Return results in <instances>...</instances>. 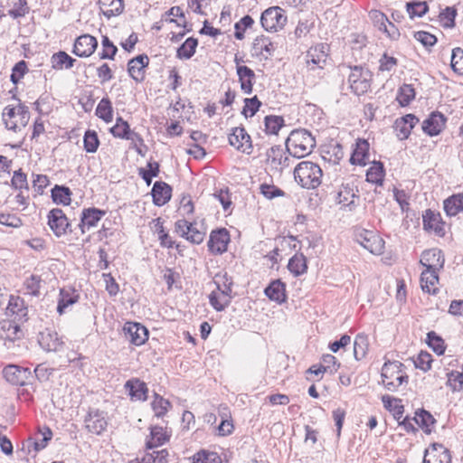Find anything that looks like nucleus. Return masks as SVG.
<instances>
[{
	"label": "nucleus",
	"instance_id": "47",
	"mask_svg": "<svg viewBox=\"0 0 463 463\" xmlns=\"http://www.w3.org/2000/svg\"><path fill=\"white\" fill-rule=\"evenodd\" d=\"M415 98V90L410 84H403L400 87L397 94V100L402 107L408 106Z\"/></svg>",
	"mask_w": 463,
	"mask_h": 463
},
{
	"label": "nucleus",
	"instance_id": "49",
	"mask_svg": "<svg viewBox=\"0 0 463 463\" xmlns=\"http://www.w3.org/2000/svg\"><path fill=\"white\" fill-rule=\"evenodd\" d=\"M253 47L261 54L266 53L267 55H272L276 49L271 41L264 35L258 36L254 40Z\"/></svg>",
	"mask_w": 463,
	"mask_h": 463
},
{
	"label": "nucleus",
	"instance_id": "59",
	"mask_svg": "<svg viewBox=\"0 0 463 463\" xmlns=\"http://www.w3.org/2000/svg\"><path fill=\"white\" fill-rule=\"evenodd\" d=\"M457 15V10L454 7L448 6L440 14L439 18L442 25L447 28H452L455 26V18Z\"/></svg>",
	"mask_w": 463,
	"mask_h": 463
},
{
	"label": "nucleus",
	"instance_id": "31",
	"mask_svg": "<svg viewBox=\"0 0 463 463\" xmlns=\"http://www.w3.org/2000/svg\"><path fill=\"white\" fill-rule=\"evenodd\" d=\"M372 17L377 24H379V30L385 33L389 37L395 38L399 35L397 28L388 20L384 14L375 11L373 13Z\"/></svg>",
	"mask_w": 463,
	"mask_h": 463
},
{
	"label": "nucleus",
	"instance_id": "46",
	"mask_svg": "<svg viewBox=\"0 0 463 463\" xmlns=\"http://www.w3.org/2000/svg\"><path fill=\"white\" fill-rule=\"evenodd\" d=\"M78 301V296L66 289H61L57 311L60 315L65 312V308Z\"/></svg>",
	"mask_w": 463,
	"mask_h": 463
},
{
	"label": "nucleus",
	"instance_id": "63",
	"mask_svg": "<svg viewBox=\"0 0 463 463\" xmlns=\"http://www.w3.org/2000/svg\"><path fill=\"white\" fill-rule=\"evenodd\" d=\"M217 280L215 281L217 285V288L219 291L223 292L225 295H232V285L233 281L231 277H229L226 273L222 276H217Z\"/></svg>",
	"mask_w": 463,
	"mask_h": 463
},
{
	"label": "nucleus",
	"instance_id": "14",
	"mask_svg": "<svg viewBox=\"0 0 463 463\" xmlns=\"http://www.w3.org/2000/svg\"><path fill=\"white\" fill-rule=\"evenodd\" d=\"M149 58L146 54H140L128 63V71L129 76L136 82H142L145 80L146 68L148 66Z\"/></svg>",
	"mask_w": 463,
	"mask_h": 463
},
{
	"label": "nucleus",
	"instance_id": "62",
	"mask_svg": "<svg viewBox=\"0 0 463 463\" xmlns=\"http://www.w3.org/2000/svg\"><path fill=\"white\" fill-rule=\"evenodd\" d=\"M447 384L453 392L459 391L463 387V373L458 371H451L447 373Z\"/></svg>",
	"mask_w": 463,
	"mask_h": 463
},
{
	"label": "nucleus",
	"instance_id": "23",
	"mask_svg": "<svg viewBox=\"0 0 463 463\" xmlns=\"http://www.w3.org/2000/svg\"><path fill=\"white\" fill-rule=\"evenodd\" d=\"M237 74L241 83V89L245 94L252 92L253 80L255 79L254 71L245 65L237 66Z\"/></svg>",
	"mask_w": 463,
	"mask_h": 463
},
{
	"label": "nucleus",
	"instance_id": "64",
	"mask_svg": "<svg viewBox=\"0 0 463 463\" xmlns=\"http://www.w3.org/2000/svg\"><path fill=\"white\" fill-rule=\"evenodd\" d=\"M194 463H222L221 458L215 452H198L194 457Z\"/></svg>",
	"mask_w": 463,
	"mask_h": 463
},
{
	"label": "nucleus",
	"instance_id": "42",
	"mask_svg": "<svg viewBox=\"0 0 463 463\" xmlns=\"http://www.w3.org/2000/svg\"><path fill=\"white\" fill-rule=\"evenodd\" d=\"M96 115L104 120L106 123H109L113 119V108L111 101L109 98H103L96 108Z\"/></svg>",
	"mask_w": 463,
	"mask_h": 463
},
{
	"label": "nucleus",
	"instance_id": "37",
	"mask_svg": "<svg viewBox=\"0 0 463 463\" xmlns=\"http://www.w3.org/2000/svg\"><path fill=\"white\" fill-rule=\"evenodd\" d=\"M288 269L296 277L304 274L307 269L306 257L302 253L295 254L289 259Z\"/></svg>",
	"mask_w": 463,
	"mask_h": 463
},
{
	"label": "nucleus",
	"instance_id": "43",
	"mask_svg": "<svg viewBox=\"0 0 463 463\" xmlns=\"http://www.w3.org/2000/svg\"><path fill=\"white\" fill-rule=\"evenodd\" d=\"M133 130L130 129L129 124L121 117L116 119V124L110 128L113 137L126 139L129 137Z\"/></svg>",
	"mask_w": 463,
	"mask_h": 463
},
{
	"label": "nucleus",
	"instance_id": "57",
	"mask_svg": "<svg viewBox=\"0 0 463 463\" xmlns=\"http://www.w3.org/2000/svg\"><path fill=\"white\" fill-rule=\"evenodd\" d=\"M413 420L421 428H426L427 432H430L429 427L435 422L433 416L427 411L421 410L420 412H416Z\"/></svg>",
	"mask_w": 463,
	"mask_h": 463
},
{
	"label": "nucleus",
	"instance_id": "13",
	"mask_svg": "<svg viewBox=\"0 0 463 463\" xmlns=\"http://www.w3.org/2000/svg\"><path fill=\"white\" fill-rule=\"evenodd\" d=\"M447 118L439 112H432L423 122L421 128L425 134L430 137L439 135L445 128Z\"/></svg>",
	"mask_w": 463,
	"mask_h": 463
},
{
	"label": "nucleus",
	"instance_id": "45",
	"mask_svg": "<svg viewBox=\"0 0 463 463\" xmlns=\"http://www.w3.org/2000/svg\"><path fill=\"white\" fill-rule=\"evenodd\" d=\"M384 176L383 165L381 162H374L366 172V180L370 183L382 184Z\"/></svg>",
	"mask_w": 463,
	"mask_h": 463
},
{
	"label": "nucleus",
	"instance_id": "27",
	"mask_svg": "<svg viewBox=\"0 0 463 463\" xmlns=\"http://www.w3.org/2000/svg\"><path fill=\"white\" fill-rule=\"evenodd\" d=\"M423 228L427 231H433L435 234L442 236L444 234L443 224L440 222L439 214L427 210L422 216Z\"/></svg>",
	"mask_w": 463,
	"mask_h": 463
},
{
	"label": "nucleus",
	"instance_id": "25",
	"mask_svg": "<svg viewBox=\"0 0 463 463\" xmlns=\"http://www.w3.org/2000/svg\"><path fill=\"white\" fill-rule=\"evenodd\" d=\"M326 46L320 44L315 47H311L307 54V62L308 65L313 64L318 68H323L326 61ZM315 67H312L314 69Z\"/></svg>",
	"mask_w": 463,
	"mask_h": 463
},
{
	"label": "nucleus",
	"instance_id": "40",
	"mask_svg": "<svg viewBox=\"0 0 463 463\" xmlns=\"http://www.w3.org/2000/svg\"><path fill=\"white\" fill-rule=\"evenodd\" d=\"M71 191L69 187L56 184L52 189V198L55 203L69 205L71 203Z\"/></svg>",
	"mask_w": 463,
	"mask_h": 463
},
{
	"label": "nucleus",
	"instance_id": "52",
	"mask_svg": "<svg viewBox=\"0 0 463 463\" xmlns=\"http://www.w3.org/2000/svg\"><path fill=\"white\" fill-rule=\"evenodd\" d=\"M101 44L102 52L99 53V58L113 60L118 52L117 46L113 44L108 36L102 37Z\"/></svg>",
	"mask_w": 463,
	"mask_h": 463
},
{
	"label": "nucleus",
	"instance_id": "41",
	"mask_svg": "<svg viewBox=\"0 0 463 463\" xmlns=\"http://www.w3.org/2000/svg\"><path fill=\"white\" fill-rule=\"evenodd\" d=\"M75 59L71 58L65 52H59L52 56V67L54 70L71 69L74 64Z\"/></svg>",
	"mask_w": 463,
	"mask_h": 463
},
{
	"label": "nucleus",
	"instance_id": "12",
	"mask_svg": "<svg viewBox=\"0 0 463 463\" xmlns=\"http://www.w3.org/2000/svg\"><path fill=\"white\" fill-rule=\"evenodd\" d=\"M84 422L86 429L97 435H100L108 426L105 412L99 410L90 411L86 416Z\"/></svg>",
	"mask_w": 463,
	"mask_h": 463
},
{
	"label": "nucleus",
	"instance_id": "50",
	"mask_svg": "<svg viewBox=\"0 0 463 463\" xmlns=\"http://www.w3.org/2000/svg\"><path fill=\"white\" fill-rule=\"evenodd\" d=\"M84 149L88 153H95L99 146L98 134L95 130H87L83 137Z\"/></svg>",
	"mask_w": 463,
	"mask_h": 463
},
{
	"label": "nucleus",
	"instance_id": "16",
	"mask_svg": "<svg viewBox=\"0 0 463 463\" xmlns=\"http://www.w3.org/2000/svg\"><path fill=\"white\" fill-rule=\"evenodd\" d=\"M267 161L280 172L290 164V158L280 146H273L267 151Z\"/></svg>",
	"mask_w": 463,
	"mask_h": 463
},
{
	"label": "nucleus",
	"instance_id": "54",
	"mask_svg": "<svg viewBox=\"0 0 463 463\" xmlns=\"http://www.w3.org/2000/svg\"><path fill=\"white\" fill-rule=\"evenodd\" d=\"M406 6L411 18L421 17L429 10L426 2H410L407 3Z\"/></svg>",
	"mask_w": 463,
	"mask_h": 463
},
{
	"label": "nucleus",
	"instance_id": "24",
	"mask_svg": "<svg viewBox=\"0 0 463 463\" xmlns=\"http://www.w3.org/2000/svg\"><path fill=\"white\" fill-rule=\"evenodd\" d=\"M39 344L47 352H57L62 345L56 332L45 331L40 334Z\"/></svg>",
	"mask_w": 463,
	"mask_h": 463
},
{
	"label": "nucleus",
	"instance_id": "10",
	"mask_svg": "<svg viewBox=\"0 0 463 463\" xmlns=\"http://www.w3.org/2000/svg\"><path fill=\"white\" fill-rule=\"evenodd\" d=\"M123 331L127 339L137 346L145 344L148 339V330L139 323L127 322Z\"/></svg>",
	"mask_w": 463,
	"mask_h": 463
},
{
	"label": "nucleus",
	"instance_id": "1",
	"mask_svg": "<svg viewBox=\"0 0 463 463\" xmlns=\"http://www.w3.org/2000/svg\"><path fill=\"white\" fill-rule=\"evenodd\" d=\"M285 146L289 156L302 158L311 154L316 146V139L307 129H294L286 139Z\"/></svg>",
	"mask_w": 463,
	"mask_h": 463
},
{
	"label": "nucleus",
	"instance_id": "48",
	"mask_svg": "<svg viewBox=\"0 0 463 463\" xmlns=\"http://www.w3.org/2000/svg\"><path fill=\"white\" fill-rule=\"evenodd\" d=\"M426 342L437 354L440 355L444 354L446 349L444 340L434 331H430L427 334Z\"/></svg>",
	"mask_w": 463,
	"mask_h": 463
},
{
	"label": "nucleus",
	"instance_id": "3",
	"mask_svg": "<svg viewBox=\"0 0 463 463\" xmlns=\"http://www.w3.org/2000/svg\"><path fill=\"white\" fill-rule=\"evenodd\" d=\"M403 364L398 361L386 362L382 367V383L390 392H397L403 383H408V376L402 372Z\"/></svg>",
	"mask_w": 463,
	"mask_h": 463
},
{
	"label": "nucleus",
	"instance_id": "28",
	"mask_svg": "<svg viewBox=\"0 0 463 463\" xmlns=\"http://www.w3.org/2000/svg\"><path fill=\"white\" fill-rule=\"evenodd\" d=\"M98 4L101 13L108 19L119 15L124 10L123 0H99Z\"/></svg>",
	"mask_w": 463,
	"mask_h": 463
},
{
	"label": "nucleus",
	"instance_id": "39",
	"mask_svg": "<svg viewBox=\"0 0 463 463\" xmlns=\"http://www.w3.org/2000/svg\"><path fill=\"white\" fill-rule=\"evenodd\" d=\"M7 309L11 314L16 315L19 318L27 316V307H25L24 300L19 296H10Z\"/></svg>",
	"mask_w": 463,
	"mask_h": 463
},
{
	"label": "nucleus",
	"instance_id": "35",
	"mask_svg": "<svg viewBox=\"0 0 463 463\" xmlns=\"http://www.w3.org/2000/svg\"><path fill=\"white\" fill-rule=\"evenodd\" d=\"M439 450L434 448L433 451H426L423 463H451V458L448 449L439 445Z\"/></svg>",
	"mask_w": 463,
	"mask_h": 463
},
{
	"label": "nucleus",
	"instance_id": "55",
	"mask_svg": "<svg viewBox=\"0 0 463 463\" xmlns=\"http://www.w3.org/2000/svg\"><path fill=\"white\" fill-rule=\"evenodd\" d=\"M260 106L261 102L259 100L257 96H254L253 98L250 99H245L244 107L242 109L241 113L245 118L253 117L257 113Z\"/></svg>",
	"mask_w": 463,
	"mask_h": 463
},
{
	"label": "nucleus",
	"instance_id": "11",
	"mask_svg": "<svg viewBox=\"0 0 463 463\" xmlns=\"http://www.w3.org/2000/svg\"><path fill=\"white\" fill-rule=\"evenodd\" d=\"M3 374L10 383L23 386L31 376V371L28 368L9 364L4 368Z\"/></svg>",
	"mask_w": 463,
	"mask_h": 463
},
{
	"label": "nucleus",
	"instance_id": "20",
	"mask_svg": "<svg viewBox=\"0 0 463 463\" xmlns=\"http://www.w3.org/2000/svg\"><path fill=\"white\" fill-rule=\"evenodd\" d=\"M444 258L442 252L438 249H430L422 253L420 263L426 267V269L439 270L443 268Z\"/></svg>",
	"mask_w": 463,
	"mask_h": 463
},
{
	"label": "nucleus",
	"instance_id": "58",
	"mask_svg": "<svg viewBox=\"0 0 463 463\" xmlns=\"http://www.w3.org/2000/svg\"><path fill=\"white\" fill-rule=\"evenodd\" d=\"M28 71L27 63L25 61L22 60L14 64L12 69V73L10 76V80L14 84H17L21 79L24 78L25 73Z\"/></svg>",
	"mask_w": 463,
	"mask_h": 463
},
{
	"label": "nucleus",
	"instance_id": "22",
	"mask_svg": "<svg viewBox=\"0 0 463 463\" xmlns=\"http://www.w3.org/2000/svg\"><path fill=\"white\" fill-rule=\"evenodd\" d=\"M265 295L272 301L281 304L286 301V285L279 279L273 280L265 288Z\"/></svg>",
	"mask_w": 463,
	"mask_h": 463
},
{
	"label": "nucleus",
	"instance_id": "9",
	"mask_svg": "<svg viewBox=\"0 0 463 463\" xmlns=\"http://www.w3.org/2000/svg\"><path fill=\"white\" fill-rule=\"evenodd\" d=\"M47 218L50 229L57 237H61L67 232L70 222L61 209L54 208L51 210Z\"/></svg>",
	"mask_w": 463,
	"mask_h": 463
},
{
	"label": "nucleus",
	"instance_id": "30",
	"mask_svg": "<svg viewBox=\"0 0 463 463\" xmlns=\"http://www.w3.org/2000/svg\"><path fill=\"white\" fill-rule=\"evenodd\" d=\"M443 209L448 216H456L463 212V193L452 194L443 202Z\"/></svg>",
	"mask_w": 463,
	"mask_h": 463
},
{
	"label": "nucleus",
	"instance_id": "2",
	"mask_svg": "<svg viewBox=\"0 0 463 463\" xmlns=\"http://www.w3.org/2000/svg\"><path fill=\"white\" fill-rule=\"evenodd\" d=\"M323 170L312 161H302L294 169V178L303 188L315 189L322 183Z\"/></svg>",
	"mask_w": 463,
	"mask_h": 463
},
{
	"label": "nucleus",
	"instance_id": "44",
	"mask_svg": "<svg viewBox=\"0 0 463 463\" xmlns=\"http://www.w3.org/2000/svg\"><path fill=\"white\" fill-rule=\"evenodd\" d=\"M265 131L269 135H278L279 129L284 127V118L280 116L269 115L264 118Z\"/></svg>",
	"mask_w": 463,
	"mask_h": 463
},
{
	"label": "nucleus",
	"instance_id": "17",
	"mask_svg": "<svg viewBox=\"0 0 463 463\" xmlns=\"http://www.w3.org/2000/svg\"><path fill=\"white\" fill-rule=\"evenodd\" d=\"M419 122V118L413 114H407L397 118L394 123L397 137L401 139H406L411 134V129Z\"/></svg>",
	"mask_w": 463,
	"mask_h": 463
},
{
	"label": "nucleus",
	"instance_id": "33",
	"mask_svg": "<svg viewBox=\"0 0 463 463\" xmlns=\"http://www.w3.org/2000/svg\"><path fill=\"white\" fill-rule=\"evenodd\" d=\"M232 295L224 294L218 289L209 295L210 305L218 312L223 311L232 302Z\"/></svg>",
	"mask_w": 463,
	"mask_h": 463
},
{
	"label": "nucleus",
	"instance_id": "60",
	"mask_svg": "<svg viewBox=\"0 0 463 463\" xmlns=\"http://www.w3.org/2000/svg\"><path fill=\"white\" fill-rule=\"evenodd\" d=\"M254 21L250 15L243 16L240 22L236 23L234 25L235 33L234 36L238 40H242L244 38V31L250 27L253 24Z\"/></svg>",
	"mask_w": 463,
	"mask_h": 463
},
{
	"label": "nucleus",
	"instance_id": "26",
	"mask_svg": "<svg viewBox=\"0 0 463 463\" xmlns=\"http://www.w3.org/2000/svg\"><path fill=\"white\" fill-rule=\"evenodd\" d=\"M350 162L353 165H365L369 162V143L365 140H358L351 156Z\"/></svg>",
	"mask_w": 463,
	"mask_h": 463
},
{
	"label": "nucleus",
	"instance_id": "38",
	"mask_svg": "<svg viewBox=\"0 0 463 463\" xmlns=\"http://www.w3.org/2000/svg\"><path fill=\"white\" fill-rule=\"evenodd\" d=\"M369 349V339L364 334H358L354 342V356L357 361L365 357Z\"/></svg>",
	"mask_w": 463,
	"mask_h": 463
},
{
	"label": "nucleus",
	"instance_id": "34",
	"mask_svg": "<svg viewBox=\"0 0 463 463\" xmlns=\"http://www.w3.org/2000/svg\"><path fill=\"white\" fill-rule=\"evenodd\" d=\"M438 270L425 269L420 275L421 288L428 293L435 294L437 288H435L438 283Z\"/></svg>",
	"mask_w": 463,
	"mask_h": 463
},
{
	"label": "nucleus",
	"instance_id": "36",
	"mask_svg": "<svg viewBox=\"0 0 463 463\" xmlns=\"http://www.w3.org/2000/svg\"><path fill=\"white\" fill-rule=\"evenodd\" d=\"M198 40L194 37L187 38L184 43L177 49L176 57L181 60H189L195 53Z\"/></svg>",
	"mask_w": 463,
	"mask_h": 463
},
{
	"label": "nucleus",
	"instance_id": "19",
	"mask_svg": "<svg viewBox=\"0 0 463 463\" xmlns=\"http://www.w3.org/2000/svg\"><path fill=\"white\" fill-rule=\"evenodd\" d=\"M105 214V211L98 208L84 209L81 213L80 223L79 224L82 233L85 232V228L95 227Z\"/></svg>",
	"mask_w": 463,
	"mask_h": 463
},
{
	"label": "nucleus",
	"instance_id": "29",
	"mask_svg": "<svg viewBox=\"0 0 463 463\" xmlns=\"http://www.w3.org/2000/svg\"><path fill=\"white\" fill-rule=\"evenodd\" d=\"M169 435L163 427L153 426L150 428V437L146 440V446L148 449H153L162 446L169 439Z\"/></svg>",
	"mask_w": 463,
	"mask_h": 463
},
{
	"label": "nucleus",
	"instance_id": "21",
	"mask_svg": "<svg viewBox=\"0 0 463 463\" xmlns=\"http://www.w3.org/2000/svg\"><path fill=\"white\" fill-rule=\"evenodd\" d=\"M172 188L165 182H156L153 185L151 194L153 202L157 206L165 204L171 199Z\"/></svg>",
	"mask_w": 463,
	"mask_h": 463
},
{
	"label": "nucleus",
	"instance_id": "53",
	"mask_svg": "<svg viewBox=\"0 0 463 463\" xmlns=\"http://www.w3.org/2000/svg\"><path fill=\"white\" fill-rule=\"evenodd\" d=\"M147 168L139 169V175L143 178V180L149 185L152 182L153 177H156L159 174V164L157 162H148Z\"/></svg>",
	"mask_w": 463,
	"mask_h": 463
},
{
	"label": "nucleus",
	"instance_id": "5",
	"mask_svg": "<svg viewBox=\"0 0 463 463\" xmlns=\"http://www.w3.org/2000/svg\"><path fill=\"white\" fill-rule=\"evenodd\" d=\"M284 9L279 6H271L266 9L260 16V24L267 32H279L287 23Z\"/></svg>",
	"mask_w": 463,
	"mask_h": 463
},
{
	"label": "nucleus",
	"instance_id": "6",
	"mask_svg": "<svg viewBox=\"0 0 463 463\" xmlns=\"http://www.w3.org/2000/svg\"><path fill=\"white\" fill-rule=\"evenodd\" d=\"M371 78L369 71L358 66L354 67L348 76L350 89L357 96L366 93L371 88Z\"/></svg>",
	"mask_w": 463,
	"mask_h": 463
},
{
	"label": "nucleus",
	"instance_id": "7",
	"mask_svg": "<svg viewBox=\"0 0 463 463\" xmlns=\"http://www.w3.org/2000/svg\"><path fill=\"white\" fill-rule=\"evenodd\" d=\"M230 233L225 228L212 231L207 246L209 250L215 255H220L227 250L230 242Z\"/></svg>",
	"mask_w": 463,
	"mask_h": 463
},
{
	"label": "nucleus",
	"instance_id": "51",
	"mask_svg": "<svg viewBox=\"0 0 463 463\" xmlns=\"http://www.w3.org/2000/svg\"><path fill=\"white\" fill-rule=\"evenodd\" d=\"M152 409L155 412V415L157 418L163 417L170 408V402L164 399L162 396L155 393V399L151 403Z\"/></svg>",
	"mask_w": 463,
	"mask_h": 463
},
{
	"label": "nucleus",
	"instance_id": "56",
	"mask_svg": "<svg viewBox=\"0 0 463 463\" xmlns=\"http://www.w3.org/2000/svg\"><path fill=\"white\" fill-rule=\"evenodd\" d=\"M52 437V432L48 427H43L40 430L38 437L36 438V440L34 441V449L36 451L43 449L47 444L48 441L51 440Z\"/></svg>",
	"mask_w": 463,
	"mask_h": 463
},
{
	"label": "nucleus",
	"instance_id": "15",
	"mask_svg": "<svg viewBox=\"0 0 463 463\" xmlns=\"http://www.w3.org/2000/svg\"><path fill=\"white\" fill-rule=\"evenodd\" d=\"M98 41L94 36L83 34L79 36L73 45V53L79 57H89L96 50Z\"/></svg>",
	"mask_w": 463,
	"mask_h": 463
},
{
	"label": "nucleus",
	"instance_id": "4",
	"mask_svg": "<svg viewBox=\"0 0 463 463\" xmlns=\"http://www.w3.org/2000/svg\"><path fill=\"white\" fill-rule=\"evenodd\" d=\"M354 239L373 254L380 255L383 252L384 241L373 231L357 228L354 231Z\"/></svg>",
	"mask_w": 463,
	"mask_h": 463
},
{
	"label": "nucleus",
	"instance_id": "61",
	"mask_svg": "<svg viewBox=\"0 0 463 463\" xmlns=\"http://www.w3.org/2000/svg\"><path fill=\"white\" fill-rule=\"evenodd\" d=\"M450 65L455 72L463 74V50L461 48L458 47L452 50Z\"/></svg>",
	"mask_w": 463,
	"mask_h": 463
},
{
	"label": "nucleus",
	"instance_id": "8",
	"mask_svg": "<svg viewBox=\"0 0 463 463\" xmlns=\"http://www.w3.org/2000/svg\"><path fill=\"white\" fill-rule=\"evenodd\" d=\"M229 143L237 150L247 155L252 152L251 138L244 128H233L232 132L229 135Z\"/></svg>",
	"mask_w": 463,
	"mask_h": 463
},
{
	"label": "nucleus",
	"instance_id": "32",
	"mask_svg": "<svg viewBox=\"0 0 463 463\" xmlns=\"http://www.w3.org/2000/svg\"><path fill=\"white\" fill-rule=\"evenodd\" d=\"M357 198L354 189L347 185H342L337 193L336 202L344 207L353 210L355 207V199Z\"/></svg>",
	"mask_w": 463,
	"mask_h": 463
},
{
	"label": "nucleus",
	"instance_id": "18",
	"mask_svg": "<svg viewBox=\"0 0 463 463\" xmlns=\"http://www.w3.org/2000/svg\"><path fill=\"white\" fill-rule=\"evenodd\" d=\"M125 389L132 401H146L147 399L148 388L146 384L138 378H132L126 382Z\"/></svg>",
	"mask_w": 463,
	"mask_h": 463
}]
</instances>
